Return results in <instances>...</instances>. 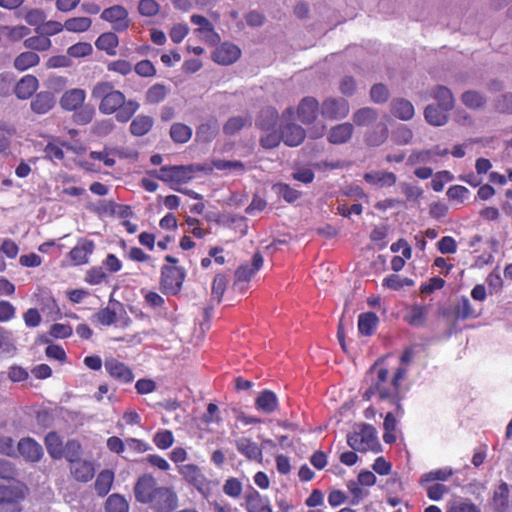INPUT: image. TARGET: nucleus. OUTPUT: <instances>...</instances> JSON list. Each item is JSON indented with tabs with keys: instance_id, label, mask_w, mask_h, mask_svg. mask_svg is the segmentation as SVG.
I'll return each instance as SVG.
<instances>
[{
	"instance_id": "nucleus-1",
	"label": "nucleus",
	"mask_w": 512,
	"mask_h": 512,
	"mask_svg": "<svg viewBox=\"0 0 512 512\" xmlns=\"http://www.w3.org/2000/svg\"><path fill=\"white\" fill-rule=\"evenodd\" d=\"M135 499L149 504L153 512H173L178 507L179 498L172 487L158 486L151 474L140 476L134 485Z\"/></svg>"
},
{
	"instance_id": "nucleus-2",
	"label": "nucleus",
	"mask_w": 512,
	"mask_h": 512,
	"mask_svg": "<svg viewBox=\"0 0 512 512\" xmlns=\"http://www.w3.org/2000/svg\"><path fill=\"white\" fill-rule=\"evenodd\" d=\"M91 96L101 99L99 104L101 113L106 115L116 113L115 118L120 123L128 122L140 107L136 100H126L125 95L119 90H114V85L108 81L97 83L91 91Z\"/></svg>"
},
{
	"instance_id": "nucleus-3",
	"label": "nucleus",
	"mask_w": 512,
	"mask_h": 512,
	"mask_svg": "<svg viewBox=\"0 0 512 512\" xmlns=\"http://www.w3.org/2000/svg\"><path fill=\"white\" fill-rule=\"evenodd\" d=\"M185 269L164 265L161 269V289L165 294L176 295L180 292L185 279Z\"/></svg>"
},
{
	"instance_id": "nucleus-4",
	"label": "nucleus",
	"mask_w": 512,
	"mask_h": 512,
	"mask_svg": "<svg viewBox=\"0 0 512 512\" xmlns=\"http://www.w3.org/2000/svg\"><path fill=\"white\" fill-rule=\"evenodd\" d=\"M320 114L324 119L340 120L349 115L350 104L343 97H327L320 104Z\"/></svg>"
},
{
	"instance_id": "nucleus-5",
	"label": "nucleus",
	"mask_w": 512,
	"mask_h": 512,
	"mask_svg": "<svg viewBox=\"0 0 512 512\" xmlns=\"http://www.w3.org/2000/svg\"><path fill=\"white\" fill-rule=\"evenodd\" d=\"M320 109V104L315 97L306 96L298 104V119L305 125L313 124L317 119Z\"/></svg>"
},
{
	"instance_id": "nucleus-6",
	"label": "nucleus",
	"mask_w": 512,
	"mask_h": 512,
	"mask_svg": "<svg viewBox=\"0 0 512 512\" xmlns=\"http://www.w3.org/2000/svg\"><path fill=\"white\" fill-rule=\"evenodd\" d=\"M17 451L25 461L31 463L39 462L44 455L41 444L31 437L21 438L17 444Z\"/></svg>"
},
{
	"instance_id": "nucleus-7",
	"label": "nucleus",
	"mask_w": 512,
	"mask_h": 512,
	"mask_svg": "<svg viewBox=\"0 0 512 512\" xmlns=\"http://www.w3.org/2000/svg\"><path fill=\"white\" fill-rule=\"evenodd\" d=\"M100 17L105 21L113 23L114 30L118 32L124 31L129 27L128 12L121 5H114L104 9Z\"/></svg>"
},
{
	"instance_id": "nucleus-8",
	"label": "nucleus",
	"mask_w": 512,
	"mask_h": 512,
	"mask_svg": "<svg viewBox=\"0 0 512 512\" xmlns=\"http://www.w3.org/2000/svg\"><path fill=\"white\" fill-rule=\"evenodd\" d=\"M241 56L238 46L225 42L218 46L212 53V60L220 65H230Z\"/></svg>"
},
{
	"instance_id": "nucleus-9",
	"label": "nucleus",
	"mask_w": 512,
	"mask_h": 512,
	"mask_svg": "<svg viewBox=\"0 0 512 512\" xmlns=\"http://www.w3.org/2000/svg\"><path fill=\"white\" fill-rule=\"evenodd\" d=\"M355 428L358 430V434L360 435V442L362 446L365 448V452L371 450L375 453H379L382 451V446L377 439L376 429L366 423L355 424Z\"/></svg>"
},
{
	"instance_id": "nucleus-10",
	"label": "nucleus",
	"mask_w": 512,
	"mask_h": 512,
	"mask_svg": "<svg viewBox=\"0 0 512 512\" xmlns=\"http://www.w3.org/2000/svg\"><path fill=\"white\" fill-rule=\"evenodd\" d=\"M282 141L289 147L302 144L306 137L305 129L296 123H287L280 126Z\"/></svg>"
},
{
	"instance_id": "nucleus-11",
	"label": "nucleus",
	"mask_w": 512,
	"mask_h": 512,
	"mask_svg": "<svg viewBox=\"0 0 512 512\" xmlns=\"http://www.w3.org/2000/svg\"><path fill=\"white\" fill-rule=\"evenodd\" d=\"M263 265V256L259 251L255 252L252 257V266L249 268L248 264L240 265L234 273L235 281L233 283V287H235L239 282H249L253 275L262 267Z\"/></svg>"
},
{
	"instance_id": "nucleus-12",
	"label": "nucleus",
	"mask_w": 512,
	"mask_h": 512,
	"mask_svg": "<svg viewBox=\"0 0 512 512\" xmlns=\"http://www.w3.org/2000/svg\"><path fill=\"white\" fill-rule=\"evenodd\" d=\"M104 366L110 376L120 382L130 383L134 379L132 370L115 358L107 359Z\"/></svg>"
},
{
	"instance_id": "nucleus-13",
	"label": "nucleus",
	"mask_w": 512,
	"mask_h": 512,
	"mask_svg": "<svg viewBox=\"0 0 512 512\" xmlns=\"http://www.w3.org/2000/svg\"><path fill=\"white\" fill-rule=\"evenodd\" d=\"M279 121L278 111L271 106L264 107L258 113L255 119V126L265 132L275 130Z\"/></svg>"
},
{
	"instance_id": "nucleus-14",
	"label": "nucleus",
	"mask_w": 512,
	"mask_h": 512,
	"mask_svg": "<svg viewBox=\"0 0 512 512\" xmlns=\"http://www.w3.org/2000/svg\"><path fill=\"white\" fill-rule=\"evenodd\" d=\"M354 133V126L352 123L345 122L333 126L328 133L327 140L334 145L345 144L350 141Z\"/></svg>"
},
{
	"instance_id": "nucleus-15",
	"label": "nucleus",
	"mask_w": 512,
	"mask_h": 512,
	"mask_svg": "<svg viewBox=\"0 0 512 512\" xmlns=\"http://www.w3.org/2000/svg\"><path fill=\"white\" fill-rule=\"evenodd\" d=\"M86 93L83 89L73 88L64 92L60 98V106L67 111H76L84 104Z\"/></svg>"
},
{
	"instance_id": "nucleus-16",
	"label": "nucleus",
	"mask_w": 512,
	"mask_h": 512,
	"mask_svg": "<svg viewBox=\"0 0 512 512\" xmlns=\"http://www.w3.org/2000/svg\"><path fill=\"white\" fill-rule=\"evenodd\" d=\"M450 110H444L436 104H428L424 109V118L428 124L436 127L444 126L449 121Z\"/></svg>"
},
{
	"instance_id": "nucleus-17",
	"label": "nucleus",
	"mask_w": 512,
	"mask_h": 512,
	"mask_svg": "<svg viewBox=\"0 0 512 512\" xmlns=\"http://www.w3.org/2000/svg\"><path fill=\"white\" fill-rule=\"evenodd\" d=\"M55 103L56 99L52 92L41 91L34 96L30 103V107L36 114H45L55 106Z\"/></svg>"
},
{
	"instance_id": "nucleus-18",
	"label": "nucleus",
	"mask_w": 512,
	"mask_h": 512,
	"mask_svg": "<svg viewBox=\"0 0 512 512\" xmlns=\"http://www.w3.org/2000/svg\"><path fill=\"white\" fill-rule=\"evenodd\" d=\"M430 96L436 100V105L444 110H452L455 106V98L452 91L444 85H436L430 91Z\"/></svg>"
},
{
	"instance_id": "nucleus-19",
	"label": "nucleus",
	"mask_w": 512,
	"mask_h": 512,
	"mask_svg": "<svg viewBox=\"0 0 512 512\" xmlns=\"http://www.w3.org/2000/svg\"><path fill=\"white\" fill-rule=\"evenodd\" d=\"M38 84L35 76L25 75L16 83L14 93L18 99H28L36 92Z\"/></svg>"
},
{
	"instance_id": "nucleus-20",
	"label": "nucleus",
	"mask_w": 512,
	"mask_h": 512,
	"mask_svg": "<svg viewBox=\"0 0 512 512\" xmlns=\"http://www.w3.org/2000/svg\"><path fill=\"white\" fill-rule=\"evenodd\" d=\"M160 180L163 182L186 183L189 181L185 165L163 166L161 167Z\"/></svg>"
},
{
	"instance_id": "nucleus-21",
	"label": "nucleus",
	"mask_w": 512,
	"mask_h": 512,
	"mask_svg": "<svg viewBox=\"0 0 512 512\" xmlns=\"http://www.w3.org/2000/svg\"><path fill=\"white\" fill-rule=\"evenodd\" d=\"M237 450L249 460L262 462V447L252 442L249 438H240L235 442Z\"/></svg>"
},
{
	"instance_id": "nucleus-22",
	"label": "nucleus",
	"mask_w": 512,
	"mask_h": 512,
	"mask_svg": "<svg viewBox=\"0 0 512 512\" xmlns=\"http://www.w3.org/2000/svg\"><path fill=\"white\" fill-rule=\"evenodd\" d=\"M364 180L372 185L393 186L397 181V176L393 172L388 171H372L367 172L363 176Z\"/></svg>"
},
{
	"instance_id": "nucleus-23",
	"label": "nucleus",
	"mask_w": 512,
	"mask_h": 512,
	"mask_svg": "<svg viewBox=\"0 0 512 512\" xmlns=\"http://www.w3.org/2000/svg\"><path fill=\"white\" fill-rule=\"evenodd\" d=\"M391 113L404 121L412 119L414 116L413 104L404 98H396L391 102Z\"/></svg>"
},
{
	"instance_id": "nucleus-24",
	"label": "nucleus",
	"mask_w": 512,
	"mask_h": 512,
	"mask_svg": "<svg viewBox=\"0 0 512 512\" xmlns=\"http://www.w3.org/2000/svg\"><path fill=\"white\" fill-rule=\"evenodd\" d=\"M117 310H124L123 305L116 300L110 299L109 306L100 309L95 314V317L102 325H111L117 320Z\"/></svg>"
},
{
	"instance_id": "nucleus-25",
	"label": "nucleus",
	"mask_w": 512,
	"mask_h": 512,
	"mask_svg": "<svg viewBox=\"0 0 512 512\" xmlns=\"http://www.w3.org/2000/svg\"><path fill=\"white\" fill-rule=\"evenodd\" d=\"M44 443L48 454L52 459L59 460L63 458V441L61 437L55 431H50L44 439Z\"/></svg>"
},
{
	"instance_id": "nucleus-26",
	"label": "nucleus",
	"mask_w": 512,
	"mask_h": 512,
	"mask_svg": "<svg viewBox=\"0 0 512 512\" xmlns=\"http://www.w3.org/2000/svg\"><path fill=\"white\" fill-rule=\"evenodd\" d=\"M71 464V473L76 480L88 482L93 478L95 471L91 462L79 459Z\"/></svg>"
},
{
	"instance_id": "nucleus-27",
	"label": "nucleus",
	"mask_w": 512,
	"mask_h": 512,
	"mask_svg": "<svg viewBox=\"0 0 512 512\" xmlns=\"http://www.w3.org/2000/svg\"><path fill=\"white\" fill-rule=\"evenodd\" d=\"M255 406L258 410L265 413H272L278 408V399L274 392L270 390L262 391L255 399Z\"/></svg>"
},
{
	"instance_id": "nucleus-28",
	"label": "nucleus",
	"mask_w": 512,
	"mask_h": 512,
	"mask_svg": "<svg viewBox=\"0 0 512 512\" xmlns=\"http://www.w3.org/2000/svg\"><path fill=\"white\" fill-rule=\"evenodd\" d=\"M24 498L20 487L0 485V505L16 506Z\"/></svg>"
},
{
	"instance_id": "nucleus-29",
	"label": "nucleus",
	"mask_w": 512,
	"mask_h": 512,
	"mask_svg": "<svg viewBox=\"0 0 512 512\" xmlns=\"http://www.w3.org/2000/svg\"><path fill=\"white\" fill-rule=\"evenodd\" d=\"M245 498L248 512H272L268 501L258 491L253 489Z\"/></svg>"
},
{
	"instance_id": "nucleus-30",
	"label": "nucleus",
	"mask_w": 512,
	"mask_h": 512,
	"mask_svg": "<svg viewBox=\"0 0 512 512\" xmlns=\"http://www.w3.org/2000/svg\"><path fill=\"white\" fill-rule=\"evenodd\" d=\"M94 250V243L90 240L81 239L79 245L75 246L69 253L76 264L87 262V256Z\"/></svg>"
},
{
	"instance_id": "nucleus-31",
	"label": "nucleus",
	"mask_w": 512,
	"mask_h": 512,
	"mask_svg": "<svg viewBox=\"0 0 512 512\" xmlns=\"http://www.w3.org/2000/svg\"><path fill=\"white\" fill-rule=\"evenodd\" d=\"M379 114L376 109L363 107L356 110L352 115V120L357 126H369L377 121Z\"/></svg>"
},
{
	"instance_id": "nucleus-32",
	"label": "nucleus",
	"mask_w": 512,
	"mask_h": 512,
	"mask_svg": "<svg viewBox=\"0 0 512 512\" xmlns=\"http://www.w3.org/2000/svg\"><path fill=\"white\" fill-rule=\"evenodd\" d=\"M388 138V127L384 123H379L375 128L365 135V143L371 147H378Z\"/></svg>"
},
{
	"instance_id": "nucleus-33",
	"label": "nucleus",
	"mask_w": 512,
	"mask_h": 512,
	"mask_svg": "<svg viewBox=\"0 0 512 512\" xmlns=\"http://www.w3.org/2000/svg\"><path fill=\"white\" fill-rule=\"evenodd\" d=\"M379 323L374 312H365L359 315L358 330L363 336H371Z\"/></svg>"
},
{
	"instance_id": "nucleus-34",
	"label": "nucleus",
	"mask_w": 512,
	"mask_h": 512,
	"mask_svg": "<svg viewBox=\"0 0 512 512\" xmlns=\"http://www.w3.org/2000/svg\"><path fill=\"white\" fill-rule=\"evenodd\" d=\"M180 473L188 483L192 484L198 489H200L205 481V478L200 469L194 464H186L181 466Z\"/></svg>"
},
{
	"instance_id": "nucleus-35",
	"label": "nucleus",
	"mask_w": 512,
	"mask_h": 512,
	"mask_svg": "<svg viewBox=\"0 0 512 512\" xmlns=\"http://www.w3.org/2000/svg\"><path fill=\"white\" fill-rule=\"evenodd\" d=\"M462 103L469 109H482L486 105V97L476 90H467L461 95Z\"/></svg>"
},
{
	"instance_id": "nucleus-36",
	"label": "nucleus",
	"mask_w": 512,
	"mask_h": 512,
	"mask_svg": "<svg viewBox=\"0 0 512 512\" xmlns=\"http://www.w3.org/2000/svg\"><path fill=\"white\" fill-rule=\"evenodd\" d=\"M154 123L152 117L139 115L130 124V132L134 136H143L150 131Z\"/></svg>"
},
{
	"instance_id": "nucleus-37",
	"label": "nucleus",
	"mask_w": 512,
	"mask_h": 512,
	"mask_svg": "<svg viewBox=\"0 0 512 512\" xmlns=\"http://www.w3.org/2000/svg\"><path fill=\"white\" fill-rule=\"evenodd\" d=\"M119 40L115 33L106 32L101 34L95 42L99 50H105L108 55H115V48L118 46Z\"/></svg>"
},
{
	"instance_id": "nucleus-38",
	"label": "nucleus",
	"mask_w": 512,
	"mask_h": 512,
	"mask_svg": "<svg viewBox=\"0 0 512 512\" xmlns=\"http://www.w3.org/2000/svg\"><path fill=\"white\" fill-rule=\"evenodd\" d=\"M114 480V473L111 470H102L94 483L97 494L101 497L108 494Z\"/></svg>"
},
{
	"instance_id": "nucleus-39",
	"label": "nucleus",
	"mask_w": 512,
	"mask_h": 512,
	"mask_svg": "<svg viewBox=\"0 0 512 512\" xmlns=\"http://www.w3.org/2000/svg\"><path fill=\"white\" fill-rule=\"evenodd\" d=\"M508 496H509V488L507 483L502 482L498 489L494 492L493 502H494V510L495 512H506L508 509Z\"/></svg>"
},
{
	"instance_id": "nucleus-40",
	"label": "nucleus",
	"mask_w": 512,
	"mask_h": 512,
	"mask_svg": "<svg viewBox=\"0 0 512 512\" xmlns=\"http://www.w3.org/2000/svg\"><path fill=\"white\" fill-rule=\"evenodd\" d=\"M40 61L38 54L32 51H27L19 54L14 59V67L19 71H24L30 67L37 65Z\"/></svg>"
},
{
	"instance_id": "nucleus-41",
	"label": "nucleus",
	"mask_w": 512,
	"mask_h": 512,
	"mask_svg": "<svg viewBox=\"0 0 512 512\" xmlns=\"http://www.w3.org/2000/svg\"><path fill=\"white\" fill-rule=\"evenodd\" d=\"M168 94V89L164 84L156 83L152 85L145 93V100L149 104H157L163 101Z\"/></svg>"
},
{
	"instance_id": "nucleus-42",
	"label": "nucleus",
	"mask_w": 512,
	"mask_h": 512,
	"mask_svg": "<svg viewBox=\"0 0 512 512\" xmlns=\"http://www.w3.org/2000/svg\"><path fill=\"white\" fill-rule=\"evenodd\" d=\"M129 505L126 499L120 494L110 495L105 502L106 512H128Z\"/></svg>"
},
{
	"instance_id": "nucleus-43",
	"label": "nucleus",
	"mask_w": 512,
	"mask_h": 512,
	"mask_svg": "<svg viewBox=\"0 0 512 512\" xmlns=\"http://www.w3.org/2000/svg\"><path fill=\"white\" fill-rule=\"evenodd\" d=\"M170 136L176 143H186L192 136V130L183 123H174L170 128Z\"/></svg>"
},
{
	"instance_id": "nucleus-44",
	"label": "nucleus",
	"mask_w": 512,
	"mask_h": 512,
	"mask_svg": "<svg viewBox=\"0 0 512 512\" xmlns=\"http://www.w3.org/2000/svg\"><path fill=\"white\" fill-rule=\"evenodd\" d=\"M63 451V457L70 463L81 459L82 446L76 439L68 440L63 447Z\"/></svg>"
},
{
	"instance_id": "nucleus-45",
	"label": "nucleus",
	"mask_w": 512,
	"mask_h": 512,
	"mask_svg": "<svg viewBox=\"0 0 512 512\" xmlns=\"http://www.w3.org/2000/svg\"><path fill=\"white\" fill-rule=\"evenodd\" d=\"M95 109L92 105H82L73 114V121L78 125H86L90 123L94 117Z\"/></svg>"
},
{
	"instance_id": "nucleus-46",
	"label": "nucleus",
	"mask_w": 512,
	"mask_h": 512,
	"mask_svg": "<svg viewBox=\"0 0 512 512\" xmlns=\"http://www.w3.org/2000/svg\"><path fill=\"white\" fill-rule=\"evenodd\" d=\"M92 20L88 17H75L65 21L64 27L71 32H84L91 26Z\"/></svg>"
},
{
	"instance_id": "nucleus-47",
	"label": "nucleus",
	"mask_w": 512,
	"mask_h": 512,
	"mask_svg": "<svg viewBox=\"0 0 512 512\" xmlns=\"http://www.w3.org/2000/svg\"><path fill=\"white\" fill-rule=\"evenodd\" d=\"M227 277L224 274H216L212 284V299H216L217 303L222 301V297L227 287Z\"/></svg>"
},
{
	"instance_id": "nucleus-48",
	"label": "nucleus",
	"mask_w": 512,
	"mask_h": 512,
	"mask_svg": "<svg viewBox=\"0 0 512 512\" xmlns=\"http://www.w3.org/2000/svg\"><path fill=\"white\" fill-rule=\"evenodd\" d=\"M388 375H389L388 369L380 368L379 370H377V377H376L375 382L373 383L374 385L378 386L381 389V399L382 400L392 398L391 386L385 387V385H384L387 382Z\"/></svg>"
},
{
	"instance_id": "nucleus-49",
	"label": "nucleus",
	"mask_w": 512,
	"mask_h": 512,
	"mask_svg": "<svg viewBox=\"0 0 512 512\" xmlns=\"http://www.w3.org/2000/svg\"><path fill=\"white\" fill-rule=\"evenodd\" d=\"M24 46L28 49L36 50V51H46L51 46V41L49 38L42 36H33L27 38L24 41Z\"/></svg>"
},
{
	"instance_id": "nucleus-50",
	"label": "nucleus",
	"mask_w": 512,
	"mask_h": 512,
	"mask_svg": "<svg viewBox=\"0 0 512 512\" xmlns=\"http://www.w3.org/2000/svg\"><path fill=\"white\" fill-rule=\"evenodd\" d=\"M390 97L387 86L383 83L374 84L370 89V98L375 103H385Z\"/></svg>"
},
{
	"instance_id": "nucleus-51",
	"label": "nucleus",
	"mask_w": 512,
	"mask_h": 512,
	"mask_svg": "<svg viewBox=\"0 0 512 512\" xmlns=\"http://www.w3.org/2000/svg\"><path fill=\"white\" fill-rule=\"evenodd\" d=\"M281 141V133H278L276 130H270L266 135L260 137L259 144L264 149H273L279 146Z\"/></svg>"
},
{
	"instance_id": "nucleus-52",
	"label": "nucleus",
	"mask_w": 512,
	"mask_h": 512,
	"mask_svg": "<svg viewBox=\"0 0 512 512\" xmlns=\"http://www.w3.org/2000/svg\"><path fill=\"white\" fill-rule=\"evenodd\" d=\"M428 308L426 306L415 305L412 307L408 322L413 326H422L426 321Z\"/></svg>"
},
{
	"instance_id": "nucleus-53",
	"label": "nucleus",
	"mask_w": 512,
	"mask_h": 512,
	"mask_svg": "<svg viewBox=\"0 0 512 512\" xmlns=\"http://www.w3.org/2000/svg\"><path fill=\"white\" fill-rule=\"evenodd\" d=\"M18 476L15 464L0 458V478L6 481L14 480Z\"/></svg>"
},
{
	"instance_id": "nucleus-54",
	"label": "nucleus",
	"mask_w": 512,
	"mask_h": 512,
	"mask_svg": "<svg viewBox=\"0 0 512 512\" xmlns=\"http://www.w3.org/2000/svg\"><path fill=\"white\" fill-rule=\"evenodd\" d=\"M455 315L462 320L475 316L474 310L471 307L470 301L467 297L463 296L457 306L455 307Z\"/></svg>"
},
{
	"instance_id": "nucleus-55",
	"label": "nucleus",
	"mask_w": 512,
	"mask_h": 512,
	"mask_svg": "<svg viewBox=\"0 0 512 512\" xmlns=\"http://www.w3.org/2000/svg\"><path fill=\"white\" fill-rule=\"evenodd\" d=\"M497 112L504 114H512V93L500 95L494 103Z\"/></svg>"
},
{
	"instance_id": "nucleus-56",
	"label": "nucleus",
	"mask_w": 512,
	"mask_h": 512,
	"mask_svg": "<svg viewBox=\"0 0 512 512\" xmlns=\"http://www.w3.org/2000/svg\"><path fill=\"white\" fill-rule=\"evenodd\" d=\"M216 135V124L204 123L201 124L196 131V136L203 142H209Z\"/></svg>"
},
{
	"instance_id": "nucleus-57",
	"label": "nucleus",
	"mask_w": 512,
	"mask_h": 512,
	"mask_svg": "<svg viewBox=\"0 0 512 512\" xmlns=\"http://www.w3.org/2000/svg\"><path fill=\"white\" fill-rule=\"evenodd\" d=\"M453 472L451 469H438L436 471L428 472L421 476L420 483L431 482V481H445L450 476H452Z\"/></svg>"
},
{
	"instance_id": "nucleus-58",
	"label": "nucleus",
	"mask_w": 512,
	"mask_h": 512,
	"mask_svg": "<svg viewBox=\"0 0 512 512\" xmlns=\"http://www.w3.org/2000/svg\"><path fill=\"white\" fill-rule=\"evenodd\" d=\"M92 46L87 42H79L68 48L67 53L71 57H84L92 53Z\"/></svg>"
},
{
	"instance_id": "nucleus-59",
	"label": "nucleus",
	"mask_w": 512,
	"mask_h": 512,
	"mask_svg": "<svg viewBox=\"0 0 512 512\" xmlns=\"http://www.w3.org/2000/svg\"><path fill=\"white\" fill-rule=\"evenodd\" d=\"M245 125V119L241 116L231 117L223 126V132L226 135H234Z\"/></svg>"
},
{
	"instance_id": "nucleus-60",
	"label": "nucleus",
	"mask_w": 512,
	"mask_h": 512,
	"mask_svg": "<svg viewBox=\"0 0 512 512\" xmlns=\"http://www.w3.org/2000/svg\"><path fill=\"white\" fill-rule=\"evenodd\" d=\"M138 11L143 16L152 17L159 12V5L155 0H141Z\"/></svg>"
},
{
	"instance_id": "nucleus-61",
	"label": "nucleus",
	"mask_w": 512,
	"mask_h": 512,
	"mask_svg": "<svg viewBox=\"0 0 512 512\" xmlns=\"http://www.w3.org/2000/svg\"><path fill=\"white\" fill-rule=\"evenodd\" d=\"M135 72L141 77H153L156 75V68L150 60H141L135 67Z\"/></svg>"
},
{
	"instance_id": "nucleus-62",
	"label": "nucleus",
	"mask_w": 512,
	"mask_h": 512,
	"mask_svg": "<svg viewBox=\"0 0 512 512\" xmlns=\"http://www.w3.org/2000/svg\"><path fill=\"white\" fill-rule=\"evenodd\" d=\"M223 491L226 495L236 498L242 492V484L237 478L231 477L226 480Z\"/></svg>"
},
{
	"instance_id": "nucleus-63",
	"label": "nucleus",
	"mask_w": 512,
	"mask_h": 512,
	"mask_svg": "<svg viewBox=\"0 0 512 512\" xmlns=\"http://www.w3.org/2000/svg\"><path fill=\"white\" fill-rule=\"evenodd\" d=\"M356 80L352 76H344L339 84L340 92L346 96L351 97L356 92Z\"/></svg>"
},
{
	"instance_id": "nucleus-64",
	"label": "nucleus",
	"mask_w": 512,
	"mask_h": 512,
	"mask_svg": "<svg viewBox=\"0 0 512 512\" xmlns=\"http://www.w3.org/2000/svg\"><path fill=\"white\" fill-rule=\"evenodd\" d=\"M413 138V132L406 126L399 127L393 134V140L398 145L408 144Z\"/></svg>"
}]
</instances>
